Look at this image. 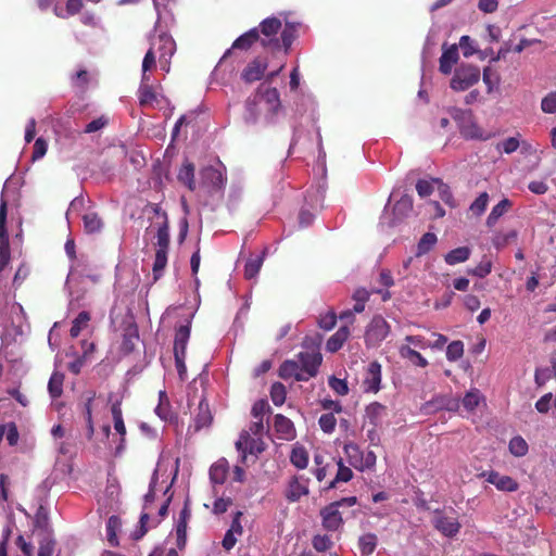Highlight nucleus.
Segmentation results:
<instances>
[{
    "label": "nucleus",
    "instance_id": "64",
    "mask_svg": "<svg viewBox=\"0 0 556 556\" xmlns=\"http://www.w3.org/2000/svg\"><path fill=\"white\" fill-rule=\"evenodd\" d=\"M541 108L544 113L553 114L556 112V91H552L543 98Z\"/></svg>",
    "mask_w": 556,
    "mask_h": 556
},
{
    "label": "nucleus",
    "instance_id": "57",
    "mask_svg": "<svg viewBox=\"0 0 556 556\" xmlns=\"http://www.w3.org/2000/svg\"><path fill=\"white\" fill-rule=\"evenodd\" d=\"M156 65V51L155 43H151L150 49L147 51L142 61V75H147L148 71H151Z\"/></svg>",
    "mask_w": 556,
    "mask_h": 556
},
{
    "label": "nucleus",
    "instance_id": "19",
    "mask_svg": "<svg viewBox=\"0 0 556 556\" xmlns=\"http://www.w3.org/2000/svg\"><path fill=\"white\" fill-rule=\"evenodd\" d=\"M201 179L204 185L214 189H220L225 184L222 172L213 166H206L201 170Z\"/></svg>",
    "mask_w": 556,
    "mask_h": 556
},
{
    "label": "nucleus",
    "instance_id": "32",
    "mask_svg": "<svg viewBox=\"0 0 556 556\" xmlns=\"http://www.w3.org/2000/svg\"><path fill=\"white\" fill-rule=\"evenodd\" d=\"M399 352L402 358L408 359L415 366L421 368L428 366V361L419 352L408 345L401 346Z\"/></svg>",
    "mask_w": 556,
    "mask_h": 556
},
{
    "label": "nucleus",
    "instance_id": "13",
    "mask_svg": "<svg viewBox=\"0 0 556 556\" xmlns=\"http://www.w3.org/2000/svg\"><path fill=\"white\" fill-rule=\"evenodd\" d=\"M260 41V31L257 27L251 28L247 33L239 36L232 43L231 48L228 49L223 58L222 61L228 58L231 54L232 49H239V50H249L255 42Z\"/></svg>",
    "mask_w": 556,
    "mask_h": 556
},
{
    "label": "nucleus",
    "instance_id": "48",
    "mask_svg": "<svg viewBox=\"0 0 556 556\" xmlns=\"http://www.w3.org/2000/svg\"><path fill=\"white\" fill-rule=\"evenodd\" d=\"M370 293L365 288H357L353 294L352 299L355 301L353 306L354 312L362 313L365 309V305L368 302Z\"/></svg>",
    "mask_w": 556,
    "mask_h": 556
},
{
    "label": "nucleus",
    "instance_id": "30",
    "mask_svg": "<svg viewBox=\"0 0 556 556\" xmlns=\"http://www.w3.org/2000/svg\"><path fill=\"white\" fill-rule=\"evenodd\" d=\"M344 453L349 459L350 465L356 469L363 470V454L357 444L349 442L344 444Z\"/></svg>",
    "mask_w": 556,
    "mask_h": 556
},
{
    "label": "nucleus",
    "instance_id": "39",
    "mask_svg": "<svg viewBox=\"0 0 556 556\" xmlns=\"http://www.w3.org/2000/svg\"><path fill=\"white\" fill-rule=\"evenodd\" d=\"M470 256V249L468 247H460L450 251L444 260L448 265H455L467 261Z\"/></svg>",
    "mask_w": 556,
    "mask_h": 556
},
{
    "label": "nucleus",
    "instance_id": "51",
    "mask_svg": "<svg viewBox=\"0 0 556 556\" xmlns=\"http://www.w3.org/2000/svg\"><path fill=\"white\" fill-rule=\"evenodd\" d=\"M261 92H262V87H258L255 94L253 97L248 98L245 101V109L249 113V118L252 122H255L258 116L257 104L260 102Z\"/></svg>",
    "mask_w": 556,
    "mask_h": 556
},
{
    "label": "nucleus",
    "instance_id": "6",
    "mask_svg": "<svg viewBox=\"0 0 556 556\" xmlns=\"http://www.w3.org/2000/svg\"><path fill=\"white\" fill-rule=\"evenodd\" d=\"M8 203L1 199L0 203V271H2L11 260L9 233L7 230Z\"/></svg>",
    "mask_w": 556,
    "mask_h": 556
},
{
    "label": "nucleus",
    "instance_id": "58",
    "mask_svg": "<svg viewBox=\"0 0 556 556\" xmlns=\"http://www.w3.org/2000/svg\"><path fill=\"white\" fill-rule=\"evenodd\" d=\"M270 412V406L266 400L256 401L251 409V415L254 419L262 420L264 416Z\"/></svg>",
    "mask_w": 556,
    "mask_h": 556
},
{
    "label": "nucleus",
    "instance_id": "37",
    "mask_svg": "<svg viewBox=\"0 0 556 556\" xmlns=\"http://www.w3.org/2000/svg\"><path fill=\"white\" fill-rule=\"evenodd\" d=\"M64 375L59 371H54L48 382V391L53 399H58L63 392Z\"/></svg>",
    "mask_w": 556,
    "mask_h": 556
},
{
    "label": "nucleus",
    "instance_id": "22",
    "mask_svg": "<svg viewBox=\"0 0 556 556\" xmlns=\"http://www.w3.org/2000/svg\"><path fill=\"white\" fill-rule=\"evenodd\" d=\"M191 325L188 321L186 325H181L176 329L174 340V354H186L187 344L190 338Z\"/></svg>",
    "mask_w": 556,
    "mask_h": 556
},
{
    "label": "nucleus",
    "instance_id": "20",
    "mask_svg": "<svg viewBox=\"0 0 556 556\" xmlns=\"http://www.w3.org/2000/svg\"><path fill=\"white\" fill-rule=\"evenodd\" d=\"M458 46L462 49L463 55L465 58H469V56L473 55L475 53H478L480 60H484L488 58L489 54L493 53L492 48L484 49V50H478L476 48L475 40L471 39L467 35H464L460 37Z\"/></svg>",
    "mask_w": 556,
    "mask_h": 556
},
{
    "label": "nucleus",
    "instance_id": "40",
    "mask_svg": "<svg viewBox=\"0 0 556 556\" xmlns=\"http://www.w3.org/2000/svg\"><path fill=\"white\" fill-rule=\"evenodd\" d=\"M279 33L281 49L288 52V50L291 48L295 39L296 28L293 24L287 23L283 28L281 27V30Z\"/></svg>",
    "mask_w": 556,
    "mask_h": 556
},
{
    "label": "nucleus",
    "instance_id": "8",
    "mask_svg": "<svg viewBox=\"0 0 556 556\" xmlns=\"http://www.w3.org/2000/svg\"><path fill=\"white\" fill-rule=\"evenodd\" d=\"M298 356L301 371L304 374V377H306V381H308L317 375L318 368L323 362V356L319 352H301Z\"/></svg>",
    "mask_w": 556,
    "mask_h": 556
},
{
    "label": "nucleus",
    "instance_id": "16",
    "mask_svg": "<svg viewBox=\"0 0 556 556\" xmlns=\"http://www.w3.org/2000/svg\"><path fill=\"white\" fill-rule=\"evenodd\" d=\"M213 421V415L210 409L207 400L202 396L199 401L197 413L194 415V430L200 431L201 429L208 427Z\"/></svg>",
    "mask_w": 556,
    "mask_h": 556
},
{
    "label": "nucleus",
    "instance_id": "33",
    "mask_svg": "<svg viewBox=\"0 0 556 556\" xmlns=\"http://www.w3.org/2000/svg\"><path fill=\"white\" fill-rule=\"evenodd\" d=\"M291 464L298 469H305L308 465V453L302 445H295L290 454Z\"/></svg>",
    "mask_w": 556,
    "mask_h": 556
},
{
    "label": "nucleus",
    "instance_id": "35",
    "mask_svg": "<svg viewBox=\"0 0 556 556\" xmlns=\"http://www.w3.org/2000/svg\"><path fill=\"white\" fill-rule=\"evenodd\" d=\"M34 527L43 534H51L48 510L43 505H40L36 511Z\"/></svg>",
    "mask_w": 556,
    "mask_h": 556
},
{
    "label": "nucleus",
    "instance_id": "21",
    "mask_svg": "<svg viewBox=\"0 0 556 556\" xmlns=\"http://www.w3.org/2000/svg\"><path fill=\"white\" fill-rule=\"evenodd\" d=\"M279 377L282 379L294 378L296 381H306V377L302 374L299 362L293 359H287L280 365Z\"/></svg>",
    "mask_w": 556,
    "mask_h": 556
},
{
    "label": "nucleus",
    "instance_id": "61",
    "mask_svg": "<svg viewBox=\"0 0 556 556\" xmlns=\"http://www.w3.org/2000/svg\"><path fill=\"white\" fill-rule=\"evenodd\" d=\"M328 384L338 395L344 396L349 393V386L344 379H339L334 376H331L328 379Z\"/></svg>",
    "mask_w": 556,
    "mask_h": 556
},
{
    "label": "nucleus",
    "instance_id": "7",
    "mask_svg": "<svg viewBox=\"0 0 556 556\" xmlns=\"http://www.w3.org/2000/svg\"><path fill=\"white\" fill-rule=\"evenodd\" d=\"M460 135L465 139L489 140L491 132H485L473 119L471 112H463V119L459 124Z\"/></svg>",
    "mask_w": 556,
    "mask_h": 556
},
{
    "label": "nucleus",
    "instance_id": "18",
    "mask_svg": "<svg viewBox=\"0 0 556 556\" xmlns=\"http://www.w3.org/2000/svg\"><path fill=\"white\" fill-rule=\"evenodd\" d=\"M458 61V47L453 45L443 50L442 55L440 58V66L439 70L442 74L448 75L452 72L453 66Z\"/></svg>",
    "mask_w": 556,
    "mask_h": 556
},
{
    "label": "nucleus",
    "instance_id": "4",
    "mask_svg": "<svg viewBox=\"0 0 556 556\" xmlns=\"http://www.w3.org/2000/svg\"><path fill=\"white\" fill-rule=\"evenodd\" d=\"M391 327L380 315L371 318L365 332V343L367 346H378L390 333Z\"/></svg>",
    "mask_w": 556,
    "mask_h": 556
},
{
    "label": "nucleus",
    "instance_id": "5",
    "mask_svg": "<svg viewBox=\"0 0 556 556\" xmlns=\"http://www.w3.org/2000/svg\"><path fill=\"white\" fill-rule=\"evenodd\" d=\"M437 531L446 538H454L460 531L462 525L455 516L446 515L444 510L435 509L431 520Z\"/></svg>",
    "mask_w": 556,
    "mask_h": 556
},
{
    "label": "nucleus",
    "instance_id": "34",
    "mask_svg": "<svg viewBox=\"0 0 556 556\" xmlns=\"http://www.w3.org/2000/svg\"><path fill=\"white\" fill-rule=\"evenodd\" d=\"M178 180L186 185L189 190L195 189L194 182V165L190 162H185L178 173Z\"/></svg>",
    "mask_w": 556,
    "mask_h": 556
},
{
    "label": "nucleus",
    "instance_id": "52",
    "mask_svg": "<svg viewBox=\"0 0 556 556\" xmlns=\"http://www.w3.org/2000/svg\"><path fill=\"white\" fill-rule=\"evenodd\" d=\"M84 3L81 0H67L66 1V14H63L59 9L54 8V13L56 16L65 18L70 15H75L81 11Z\"/></svg>",
    "mask_w": 556,
    "mask_h": 556
},
{
    "label": "nucleus",
    "instance_id": "49",
    "mask_svg": "<svg viewBox=\"0 0 556 556\" xmlns=\"http://www.w3.org/2000/svg\"><path fill=\"white\" fill-rule=\"evenodd\" d=\"M255 441L253 439H251L250 437V433L248 431H242L240 433V438L239 440L236 442V447L239 452H241V460L242 463L245 462L247 459V447H248V444H250V453H253V446L252 444L254 443Z\"/></svg>",
    "mask_w": 556,
    "mask_h": 556
},
{
    "label": "nucleus",
    "instance_id": "45",
    "mask_svg": "<svg viewBox=\"0 0 556 556\" xmlns=\"http://www.w3.org/2000/svg\"><path fill=\"white\" fill-rule=\"evenodd\" d=\"M263 265V256L258 255L251 257L244 265V277L247 279H253L257 276Z\"/></svg>",
    "mask_w": 556,
    "mask_h": 556
},
{
    "label": "nucleus",
    "instance_id": "36",
    "mask_svg": "<svg viewBox=\"0 0 556 556\" xmlns=\"http://www.w3.org/2000/svg\"><path fill=\"white\" fill-rule=\"evenodd\" d=\"M84 230L87 233L99 232L103 226L102 219L97 213L90 212L83 216Z\"/></svg>",
    "mask_w": 556,
    "mask_h": 556
},
{
    "label": "nucleus",
    "instance_id": "11",
    "mask_svg": "<svg viewBox=\"0 0 556 556\" xmlns=\"http://www.w3.org/2000/svg\"><path fill=\"white\" fill-rule=\"evenodd\" d=\"M308 494V479L303 477L293 476L288 482V486L285 492L286 498L290 503L300 501L304 495Z\"/></svg>",
    "mask_w": 556,
    "mask_h": 556
},
{
    "label": "nucleus",
    "instance_id": "63",
    "mask_svg": "<svg viewBox=\"0 0 556 556\" xmlns=\"http://www.w3.org/2000/svg\"><path fill=\"white\" fill-rule=\"evenodd\" d=\"M492 270L491 260L484 257L470 273L479 278H484Z\"/></svg>",
    "mask_w": 556,
    "mask_h": 556
},
{
    "label": "nucleus",
    "instance_id": "62",
    "mask_svg": "<svg viewBox=\"0 0 556 556\" xmlns=\"http://www.w3.org/2000/svg\"><path fill=\"white\" fill-rule=\"evenodd\" d=\"M338 316L333 311H328L326 314L320 315L318 325L324 330H331L337 324Z\"/></svg>",
    "mask_w": 556,
    "mask_h": 556
},
{
    "label": "nucleus",
    "instance_id": "15",
    "mask_svg": "<svg viewBox=\"0 0 556 556\" xmlns=\"http://www.w3.org/2000/svg\"><path fill=\"white\" fill-rule=\"evenodd\" d=\"M274 429L281 440L291 441L296 435L293 422L281 414L275 416Z\"/></svg>",
    "mask_w": 556,
    "mask_h": 556
},
{
    "label": "nucleus",
    "instance_id": "56",
    "mask_svg": "<svg viewBox=\"0 0 556 556\" xmlns=\"http://www.w3.org/2000/svg\"><path fill=\"white\" fill-rule=\"evenodd\" d=\"M318 424H319L320 429L325 433H332L336 429L337 419H336L333 413H327V414H323L319 417Z\"/></svg>",
    "mask_w": 556,
    "mask_h": 556
},
{
    "label": "nucleus",
    "instance_id": "43",
    "mask_svg": "<svg viewBox=\"0 0 556 556\" xmlns=\"http://www.w3.org/2000/svg\"><path fill=\"white\" fill-rule=\"evenodd\" d=\"M482 400L481 392L478 389L468 391L462 400V404L467 412H473Z\"/></svg>",
    "mask_w": 556,
    "mask_h": 556
},
{
    "label": "nucleus",
    "instance_id": "9",
    "mask_svg": "<svg viewBox=\"0 0 556 556\" xmlns=\"http://www.w3.org/2000/svg\"><path fill=\"white\" fill-rule=\"evenodd\" d=\"M479 477L485 478V480L493 484L498 491L503 492H515L518 490V482L509 476L501 475L497 471H483Z\"/></svg>",
    "mask_w": 556,
    "mask_h": 556
},
{
    "label": "nucleus",
    "instance_id": "44",
    "mask_svg": "<svg viewBox=\"0 0 556 556\" xmlns=\"http://www.w3.org/2000/svg\"><path fill=\"white\" fill-rule=\"evenodd\" d=\"M353 478V471L346 467L342 459L338 460V472L336 478L329 483L328 489H334L338 482H349Z\"/></svg>",
    "mask_w": 556,
    "mask_h": 556
},
{
    "label": "nucleus",
    "instance_id": "12",
    "mask_svg": "<svg viewBox=\"0 0 556 556\" xmlns=\"http://www.w3.org/2000/svg\"><path fill=\"white\" fill-rule=\"evenodd\" d=\"M381 383V365L378 362H371L365 372L363 388L365 392L377 393Z\"/></svg>",
    "mask_w": 556,
    "mask_h": 556
},
{
    "label": "nucleus",
    "instance_id": "59",
    "mask_svg": "<svg viewBox=\"0 0 556 556\" xmlns=\"http://www.w3.org/2000/svg\"><path fill=\"white\" fill-rule=\"evenodd\" d=\"M464 354V344L462 341H453L447 345L446 358L451 362L459 359Z\"/></svg>",
    "mask_w": 556,
    "mask_h": 556
},
{
    "label": "nucleus",
    "instance_id": "60",
    "mask_svg": "<svg viewBox=\"0 0 556 556\" xmlns=\"http://www.w3.org/2000/svg\"><path fill=\"white\" fill-rule=\"evenodd\" d=\"M312 545L317 552H326L332 547L333 542L327 534H317L314 535L312 540Z\"/></svg>",
    "mask_w": 556,
    "mask_h": 556
},
{
    "label": "nucleus",
    "instance_id": "26",
    "mask_svg": "<svg viewBox=\"0 0 556 556\" xmlns=\"http://www.w3.org/2000/svg\"><path fill=\"white\" fill-rule=\"evenodd\" d=\"M262 87V92L260 94V101H265L268 105V111L271 114H276L278 109L280 108V97L277 88L274 87Z\"/></svg>",
    "mask_w": 556,
    "mask_h": 556
},
{
    "label": "nucleus",
    "instance_id": "38",
    "mask_svg": "<svg viewBox=\"0 0 556 556\" xmlns=\"http://www.w3.org/2000/svg\"><path fill=\"white\" fill-rule=\"evenodd\" d=\"M155 414L162 419V420H169L172 419V410H170V404L168 396L165 391L159 392V404L155 407Z\"/></svg>",
    "mask_w": 556,
    "mask_h": 556
},
{
    "label": "nucleus",
    "instance_id": "46",
    "mask_svg": "<svg viewBox=\"0 0 556 556\" xmlns=\"http://www.w3.org/2000/svg\"><path fill=\"white\" fill-rule=\"evenodd\" d=\"M509 452L516 457H522L528 453L529 446L526 440L516 435L509 441Z\"/></svg>",
    "mask_w": 556,
    "mask_h": 556
},
{
    "label": "nucleus",
    "instance_id": "14",
    "mask_svg": "<svg viewBox=\"0 0 556 556\" xmlns=\"http://www.w3.org/2000/svg\"><path fill=\"white\" fill-rule=\"evenodd\" d=\"M266 68L267 63L256 58L249 62L248 65L243 68L241 73V78L243 81L248 84L257 81L263 78Z\"/></svg>",
    "mask_w": 556,
    "mask_h": 556
},
{
    "label": "nucleus",
    "instance_id": "29",
    "mask_svg": "<svg viewBox=\"0 0 556 556\" xmlns=\"http://www.w3.org/2000/svg\"><path fill=\"white\" fill-rule=\"evenodd\" d=\"M366 418L369 422L377 427L381 424L382 418L387 415V407L378 402H374L366 407Z\"/></svg>",
    "mask_w": 556,
    "mask_h": 556
},
{
    "label": "nucleus",
    "instance_id": "53",
    "mask_svg": "<svg viewBox=\"0 0 556 556\" xmlns=\"http://www.w3.org/2000/svg\"><path fill=\"white\" fill-rule=\"evenodd\" d=\"M489 203V194L488 192H482L479 197L471 203L470 211L473 215L480 216L484 213Z\"/></svg>",
    "mask_w": 556,
    "mask_h": 556
},
{
    "label": "nucleus",
    "instance_id": "55",
    "mask_svg": "<svg viewBox=\"0 0 556 556\" xmlns=\"http://www.w3.org/2000/svg\"><path fill=\"white\" fill-rule=\"evenodd\" d=\"M437 242V236L433 232H426L418 242V255L429 252Z\"/></svg>",
    "mask_w": 556,
    "mask_h": 556
},
{
    "label": "nucleus",
    "instance_id": "2",
    "mask_svg": "<svg viewBox=\"0 0 556 556\" xmlns=\"http://www.w3.org/2000/svg\"><path fill=\"white\" fill-rule=\"evenodd\" d=\"M282 23L278 17L271 16L263 20L260 24V43L263 48L273 52L281 50L280 39L278 37Z\"/></svg>",
    "mask_w": 556,
    "mask_h": 556
},
{
    "label": "nucleus",
    "instance_id": "47",
    "mask_svg": "<svg viewBox=\"0 0 556 556\" xmlns=\"http://www.w3.org/2000/svg\"><path fill=\"white\" fill-rule=\"evenodd\" d=\"M413 210V199L408 194L401 197L393 206V212L400 217L406 216Z\"/></svg>",
    "mask_w": 556,
    "mask_h": 556
},
{
    "label": "nucleus",
    "instance_id": "24",
    "mask_svg": "<svg viewBox=\"0 0 556 556\" xmlns=\"http://www.w3.org/2000/svg\"><path fill=\"white\" fill-rule=\"evenodd\" d=\"M229 464L226 458L215 462L210 468V479L215 484H223L228 476Z\"/></svg>",
    "mask_w": 556,
    "mask_h": 556
},
{
    "label": "nucleus",
    "instance_id": "25",
    "mask_svg": "<svg viewBox=\"0 0 556 556\" xmlns=\"http://www.w3.org/2000/svg\"><path fill=\"white\" fill-rule=\"evenodd\" d=\"M151 43H155V51L156 54H160V60L174 53L175 41L166 34L159 35Z\"/></svg>",
    "mask_w": 556,
    "mask_h": 556
},
{
    "label": "nucleus",
    "instance_id": "31",
    "mask_svg": "<svg viewBox=\"0 0 556 556\" xmlns=\"http://www.w3.org/2000/svg\"><path fill=\"white\" fill-rule=\"evenodd\" d=\"M511 205L513 204L510 200L506 198L501 200L495 206H493L491 213L489 214L486 218V226L493 227L500 217H502L511 207Z\"/></svg>",
    "mask_w": 556,
    "mask_h": 556
},
{
    "label": "nucleus",
    "instance_id": "50",
    "mask_svg": "<svg viewBox=\"0 0 556 556\" xmlns=\"http://www.w3.org/2000/svg\"><path fill=\"white\" fill-rule=\"evenodd\" d=\"M287 396L286 387L281 382H275L270 388V399L276 406H281Z\"/></svg>",
    "mask_w": 556,
    "mask_h": 556
},
{
    "label": "nucleus",
    "instance_id": "27",
    "mask_svg": "<svg viewBox=\"0 0 556 556\" xmlns=\"http://www.w3.org/2000/svg\"><path fill=\"white\" fill-rule=\"evenodd\" d=\"M518 238V231L516 229H509L507 231H495L492 236V244L496 250H502L509 243H513Z\"/></svg>",
    "mask_w": 556,
    "mask_h": 556
},
{
    "label": "nucleus",
    "instance_id": "41",
    "mask_svg": "<svg viewBox=\"0 0 556 556\" xmlns=\"http://www.w3.org/2000/svg\"><path fill=\"white\" fill-rule=\"evenodd\" d=\"M89 321L90 314L86 311L80 312L72 323V327L70 329L71 337L77 338L83 331V329H85L88 326Z\"/></svg>",
    "mask_w": 556,
    "mask_h": 556
},
{
    "label": "nucleus",
    "instance_id": "42",
    "mask_svg": "<svg viewBox=\"0 0 556 556\" xmlns=\"http://www.w3.org/2000/svg\"><path fill=\"white\" fill-rule=\"evenodd\" d=\"M121 529V520L117 516L113 515L106 522L108 541L112 546L118 545L117 531Z\"/></svg>",
    "mask_w": 556,
    "mask_h": 556
},
{
    "label": "nucleus",
    "instance_id": "23",
    "mask_svg": "<svg viewBox=\"0 0 556 556\" xmlns=\"http://www.w3.org/2000/svg\"><path fill=\"white\" fill-rule=\"evenodd\" d=\"M349 326H341L326 343V350L330 353L338 352L350 337Z\"/></svg>",
    "mask_w": 556,
    "mask_h": 556
},
{
    "label": "nucleus",
    "instance_id": "54",
    "mask_svg": "<svg viewBox=\"0 0 556 556\" xmlns=\"http://www.w3.org/2000/svg\"><path fill=\"white\" fill-rule=\"evenodd\" d=\"M55 541L51 538V534H43L39 542L38 556H52L54 552Z\"/></svg>",
    "mask_w": 556,
    "mask_h": 556
},
{
    "label": "nucleus",
    "instance_id": "28",
    "mask_svg": "<svg viewBox=\"0 0 556 556\" xmlns=\"http://www.w3.org/2000/svg\"><path fill=\"white\" fill-rule=\"evenodd\" d=\"M378 545V536L368 532L358 538L357 546L362 556L371 555Z\"/></svg>",
    "mask_w": 556,
    "mask_h": 556
},
{
    "label": "nucleus",
    "instance_id": "17",
    "mask_svg": "<svg viewBox=\"0 0 556 556\" xmlns=\"http://www.w3.org/2000/svg\"><path fill=\"white\" fill-rule=\"evenodd\" d=\"M150 77L142 75L141 84L138 89V100L141 106H153L157 102V96L154 88L149 85Z\"/></svg>",
    "mask_w": 556,
    "mask_h": 556
},
{
    "label": "nucleus",
    "instance_id": "1",
    "mask_svg": "<svg viewBox=\"0 0 556 556\" xmlns=\"http://www.w3.org/2000/svg\"><path fill=\"white\" fill-rule=\"evenodd\" d=\"M155 216L160 219L156 229V252L155 260L153 263V276L154 280H157L167 264V253L169 248V223L165 212H162L159 206L153 208Z\"/></svg>",
    "mask_w": 556,
    "mask_h": 556
},
{
    "label": "nucleus",
    "instance_id": "10",
    "mask_svg": "<svg viewBox=\"0 0 556 556\" xmlns=\"http://www.w3.org/2000/svg\"><path fill=\"white\" fill-rule=\"evenodd\" d=\"M321 525L327 531H337L343 526V518L336 504H329L320 509Z\"/></svg>",
    "mask_w": 556,
    "mask_h": 556
},
{
    "label": "nucleus",
    "instance_id": "3",
    "mask_svg": "<svg viewBox=\"0 0 556 556\" xmlns=\"http://www.w3.org/2000/svg\"><path fill=\"white\" fill-rule=\"evenodd\" d=\"M480 79V70L471 64H460L456 67L450 86L455 91H464L476 85Z\"/></svg>",
    "mask_w": 556,
    "mask_h": 556
}]
</instances>
